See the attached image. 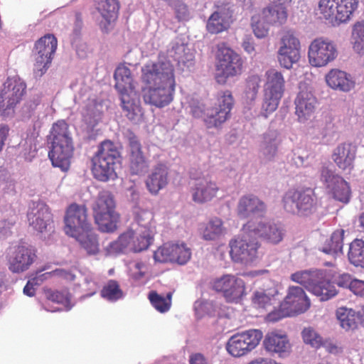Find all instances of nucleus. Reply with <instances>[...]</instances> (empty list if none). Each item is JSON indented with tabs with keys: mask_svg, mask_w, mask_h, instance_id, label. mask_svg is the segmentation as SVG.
<instances>
[{
	"mask_svg": "<svg viewBox=\"0 0 364 364\" xmlns=\"http://www.w3.org/2000/svg\"><path fill=\"white\" fill-rule=\"evenodd\" d=\"M145 102L158 107L168 105L173 99L176 80L170 60L159 56L156 62H148L141 68Z\"/></svg>",
	"mask_w": 364,
	"mask_h": 364,
	"instance_id": "obj_1",
	"label": "nucleus"
},
{
	"mask_svg": "<svg viewBox=\"0 0 364 364\" xmlns=\"http://www.w3.org/2000/svg\"><path fill=\"white\" fill-rule=\"evenodd\" d=\"M65 232L75 238L90 255L99 251L97 235L92 231L87 220V208L85 205L71 204L65 215Z\"/></svg>",
	"mask_w": 364,
	"mask_h": 364,
	"instance_id": "obj_2",
	"label": "nucleus"
},
{
	"mask_svg": "<svg viewBox=\"0 0 364 364\" xmlns=\"http://www.w3.org/2000/svg\"><path fill=\"white\" fill-rule=\"evenodd\" d=\"M51 148L48 153L53 166L68 170L73 152V144L68 124L64 120L53 124L50 134Z\"/></svg>",
	"mask_w": 364,
	"mask_h": 364,
	"instance_id": "obj_3",
	"label": "nucleus"
},
{
	"mask_svg": "<svg viewBox=\"0 0 364 364\" xmlns=\"http://www.w3.org/2000/svg\"><path fill=\"white\" fill-rule=\"evenodd\" d=\"M115 87L120 95L122 107L127 118L134 123L139 122L142 116L141 107L136 100L135 83L131 71L126 65H122L114 72Z\"/></svg>",
	"mask_w": 364,
	"mask_h": 364,
	"instance_id": "obj_4",
	"label": "nucleus"
},
{
	"mask_svg": "<svg viewBox=\"0 0 364 364\" xmlns=\"http://www.w3.org/2000/svg\"><path fill=\"white\" fill-rule=\"evenodd\" d=\"M92 162V171L96 179L103 182L114 180L117 178L116 166L120 162L119 151L113 142L105 141L101 143Z\"/></svg>",
	"mask_w": 364,
	"mask_h": 364,
	"instance_id": "obj_5",
	"label": "nucleus"
},
{
	"mask_svg": "<svg viewBox=\"0 0 364 364\" xmlns=\"http://www.w3.org/2000/svg\"><path fill=\"white\" fill-rule=\"evenodd\" d=\"M291 279L304 286L321 301H327L337 294L335 286L330 282L324 270L299 271L292 274Z\"/></svg>",
	"mask_w": 364,
	"mask_h": 364,
	"instance_id": "obj_6",
	"label": "nucleus"
},
{
	"mask_svg": "<svg viewBox=\"0 0 364 364\" xmlns=\"http://www.w3.org/2000/svg\"><path fill=\"white\" fill-rule=\"evenodd\" d=\"M264 94L259 114L267 118L278 107L285 90V80L282 72L270 68L264 74Z\"/></svg>",
	"mask_w": 364,
	"mask_h": 364,
	"instance_id": "obj_7",
	"label": "nucleus"
},
{
	"mask_svg": "<svg viewBox=\"0 0 364 364\" xmlns=\"http://www.w3.org/2000/svg\"><path fill=\"white\" fill-rule=\"evenodd\" d=\"M152 240L150 233L140 231L137 225H131L117 240L110 242L106 247V251L109 255L128 252H139L146 250Z\"/></svg>",
	"mask_w": 364,
	"mask_h": 364,
	"instance_id": "obj_8",
	"label": "nucleus"
},
{
	"mask_svg": "<svg viewBox=\"0 0 364 364\" xmlns=\"http://www.w3.org/2000/svg\"><path fill=\"white\" fill-rule=\"evenodd\" d=\"M115 203L112 194L103 191L92 205L94 218L99 230L105 232H111L117 229L119 215L116 213Z\"/></svg>",
	"mask_w": 364,
	"mask_h": 364,
	"instance_id": "obj_9",
	"label": "nucleus"
},
{
	"mask_svg": "<svg viewBox=\"0 0 364 364\" xmlns=\"http://www.w3.org/2000/svg\"><path fill=\"white\" fill-rule=\"evenodd\" d=\"M310 305V300L304 289L300 287L291 286L289 287L279 309L269 313L267 318L269 321H277L284 317L302 314L309 309Z\"/></svg>",
	"mask_w": 364,
	"mask_h": 364,
	"instance_id": "obj_10",
	"label": "nucleus"
},
{
	"mask_svg": "<svg viewBox=\"0 0 364 364\" xmlns=\"http://www.w3.org/2000/svg\"><path fill=\"white\" fill-rule=\"evenodd\" d=\"M26 84L18 76L9 77L0 92V115L4 117L13 116L16 105L22 100Z\"/></svg>",
	"mask_w": 364,
	"mask_h": 364,
	"instance_id": "obj_11",
	"label": "nucleus"
},
{
	"mask_svg": "<svg viewBox=\"0 0 364 364\" xmlns=\"http://www.w3.org/2000/svg\"><path fill=\"white\" fill-rule=\"evenodd\" d=\"M282 203L286 211L299 215H311L317 208L316 198L311 190L290 189L284 195Z\"/></svg>",
	"mask_w": 364,
	"mask_h": 364,
	"instance_id": "obj_12",
	"label": "nucleus"
},
{
	"mask_svg": "<svg viewBox=\"0 0 364 364\" xmlns=\"http://www.w3.org/2000/svg\"><path fill=\"white\" fill-rule=\"evenodd\" d=\"M229 242L232 259L238 263L249 264L258 257L259 244L252 233L245 232Z\"/></svg>",
	"mask_w": 364,
	"mask_h": 364,
	"instance_id": "obj_13",
	"label": "nucleus"
},
{
	"mask_svg": "<svg viewBox=\"0 0 364 364\" xmlns=\"http://www.w3.org/2000/svg\"><path fill=\"white\" fill-rule=\"evenodd\" d=\"M263 337L260 330L250 329L232 335L226 343V350L235 358L247 355L254 350Z\"/></svg>",
	"mask_w": 364,
	"mask_h": 364,
	"instance_id": "obj_14",
	"label": "nucleus"
},
{
	"mask_svg": "<svg viewBox=\"0 0 364 364\" xmlns=\"http://www.w3.org/2000/svg\"><path fill=\"white\" fill-rule=\"evenodd\" d=\"M57 48V40L52 34L41 38L33 50L34 59L33 73L36 77H41L48 70Z\"/></svg>",
	"mask_w": 364,
	"mask_h": 364,
	"instance_id": "obj_15",
	"label": "nucleus"
},
{
	"mask_svg": "<svg viewBox=\"0 0 364 364\" xmlns=\"http://www.w3.org/2000/svg\"><path fill=\"white\" fill-rule=\"evenodd\" d=\"M215 57L218 78L221 77L226 79L242 73V58L225 43L218 45Z\"/></svg>",
	"mask_w": 364,
	"mask_h": 364,
	"instance_id": "obj_16",
	"label": "nucleus"
},
{
	"mask_svg": "<svg viewBox=\"0 0 364 364\" xmlns=\"http://www.w3.org/2000/svg\"><path fill=\"white\" fill-rule=\"evenodd\" d=\"M337 56L338 50L336 43L327 38H317L309 45L308 58L312 66H326L333 61Z\"/></svg>",
	"mask_w": 364,
	"mask_h": 364,
	"instance_id": "obj_17",
	"label": "nucleus"
},
{
	"mask_svg": "<svg viewBox=\"0 0 364 364\" xmlns=\"http://www.w3.org/2000/svg\"><path fill=\"white\" fill-rule=\"evenodd\" d=\"M358 0H320L319 10L326 19L345 23L358 7Z\"/></svg>",
	"mask_w": 364,
	"mask_h": 364,
	"instance_id": "obj_18",
	"label": "nucleus"
},
{
	"mask_svg": "<svg viewBox=\"0 0 364 364\" xmlns=\"http://www.w3.org/2000/svg\"><path fill=\"white\" fill-rule=\"evenodd\" d=\"M9 269L13 273H22L27 271L37 259L34 247L20 244L11 247L7 252Z\"/></svg>",
	"mask_w": 364,
	"mask_h": 364,
	"instance_id": "obj_19",
	"label": "nucleus"
},
{
	"mask_svg": "<svg viewBox=\"0 0 364 364\" xmlns=\"http://www.w3.org/2000/svg\"><path fill=\"white\" fill-rule=\"evenodd\" d=\"M214 290L221 292L228 302L238 303L246 294L242 279L234 274H224L212 282Z\"/></svg>",
	"mask_w": 364,
	"mask_h": 364,
	"instance_id": "obj_20",
	"label": "nucleus"
},
{
	"mask_svg": "<svg viewBox=\"0 0 364 364\" xmlns=\"http://www.w3.org/2000/svg\"><path fill=\"white\" fill-rule=\"evenodd\" d=\"M242 230L272 244L281 242L284 235V230L280 225L262 218L258 221L250 220L243 225Z\"/></svg>",
	"mask_w": 364,
	"mask_h": 364,
	"instance_id": "obj_21",
	"label": "nucleus"
},
{
	"mask_svg": "<svg viewBox=\"0 0 364 364\" xmlns=\"http://www.w3.org/2000/svg\"><path fill=\"white\" fill-rule=\"evenodd\" d=\"M28 225L44 237L53 232L52 215L48 207L41 202H32L27 213Z\"/></svg>",
	"mask_w": 364,
	"mask_h": 364,
	"instance_id": "obj_22",
	"label": "nucleus"
},
{
	"mask_svg": "<svg viewBox=\"0 0 364 364\" xmlns=\"http://www.w3.org/2000/svg\"><path fill=\"white\" fill-rule=\"evenodd\" d=\"M301 45L298 38L290 31L282 38L281 46L278 50V60L281 66L290 69L300 59Z\"/></svg>",
	"mask_w": 364,
	"mask_h": 364,
	"instance_id": "obj_23",
	"label": "nucleus"
},
{
	"mask_svg": "<svg viewBox=\"0 0 364 364\" xmlns=\"http://www.w3.org/2000/svg\"><path fill=\"white\" fill-rule=\"evenodd\" d=\"M321 181L336 200L343 203L349 201L350 187L341 177L335 175L328 168L323 167L321 171Z\"/></svg>",
	"mask_w": 364,
	"mask_h": 364,
	"instance_id": "obj_24",
	"label": "nucleus"
},
{
	"mask_svg": "<svg viewBox=\"0 0 364 364\" xmlns=\"http://www.w3.org/2000/svg\"><path fill=\"white\" fill-rule=\"evenodd\" d=\"M299 92L294 100L295 114L300 123H306L313 116L317 100L311 91L305 86L299 87Z\"/></svg>",
	"mask_w": 364,
	"mask_h": 364,
	"instance_id": "obj_25",
	"label": "nucleus"
},
{
	"mask_svg": "<svg viewBox=\"0 0 364 364\" xmlns=\"http://www.w3.org/2000/svg\"><path fill=\"white\" fill-rule=\"evenodd\" d=\"M266 206L256 196L249 194L241 197L237 205V213L240 218L258 221L262 218Z\"/></svg>",
	"mask_w": 364,
	"mask_h": 364,
	"instance_id": "obj_26",
	"label": "nucleus"
},
{
	"mask_svg": "<svg viewBox=\"0 0 364 364\" xmlns=\"http://www.w3.org/2000/svg\"><path fill=\"white\" fill-rule=\"evenodd\" d=\"M126 137L129 144L131 173L142 174L147 171L149 164L142 154L141 144L136 136L129 131L126 133Z\"/></svg>",
	"mask_w": 364,
	"mask_h": 364,
	"instance_id": "obj_27",
	"label": "nucleus"
},
{
	"mask_svg": "<svg viewBox=\"0 0 364 364\" xmlns=\"http://www.w3.org/2000/svg\"><path fill=\"white\" fill-rule=\"evenodd\" d=\"M232 11L228 5L218 6L207 21V31L212 34L227 31L232 22Z\"/></svg>",
	"mask_w": 364,
	"mask_h": 364,
	"instance_id": "obj_28",
	"label": "nucleus"
},
{
	"mask_svg": "<svg viewBox=\"0 0 364 364\" xmlns=\"http://www.w3.org/2000/svg\"><path fill=\"white\" fill-rule=\"evenodd\" d=\"M219 188L208 176L196 179L191 188L193 200L199 203L211 200L216 196Z\"/></svg>",
	"mask_w": 364,
	"mask_h": 364,
	"instance_id": "obj_29",
	"label": "nucleus"
},
{
	"mask_svg": "<svg viewBox=\"0 0 364 364\" xmlns=\"http://www.w3.org/2000/svg\"><path fill=\"white\" fill-rule=\"evenodd\" d=\"M356 155V146L351 143H342L333 150L332 159L337 166L347 173H350L353 168Z\"/></svg>",
	"mask_w": 364,
	"mask_h": 364,
	"instance_id": "obj_30",
	"label": "nucleus"
},
{
	"mask_svg": "<svg viewBox=\"0 0 364 364\" xmlns=\"http://www.w3.org/2000/svg\"><path fill=\"white\" fill-rule=\"evenodd\" d=\"M264 349L270 353L280 356L288 353L291 349L289 341L285 333L274 331L266 334L263 341Z\"/></svg>",
	"mask_w": 364,
	"mask_h": 364,
	"instance_id": "obj_31",
	"label": "nucleus"
},
{
	"mask_svg": "<svg viewBox=\"0 0 364 364\" xmlns=\"http://www.w3.org/2000/svg\"><path fill=\"white\" fill-rule=\"evenodd\" d=\"M75 100L82 101L85 104L81 110L83 121L90 127L93 128L100 120L103 112L101 102L96 101L95 98H80L75 97Z\"/></svg>",
	"mask_w": 364,
	"mask_h": 364,
	"instance_id": "obj_32",
	"label": "nucleus"
},
{
	"mask_svg": "<svg viewBox=\"0 0 364 364\" xmlns=\"http://www.w3.org/2000/svg\"><path fill=\"white\" fill-rule=\"evenodd\" d=\"M168 183V171L166 165L159 164L154 166L146 180V186L151 194H157Z\"/></svg>",
	"mask_w": 364,
	"mask_h": 364,
	"instance_id": "obj_33",
	"label": "nucleus"
},
{
	"mask_svg": "<svg viewBox=\"0 0 364 364\" xmlns=\"http://www.w3.org/2000/svg\"><path fill=\"white\" fill-rule=\"evenodd\" d=\"M326 84L333 90L349 92L355 82L352 76L346 71L339 69H331L325 77Z\"/></svg>",
	"mask_w": 364,
	"mask_h": 364,
	"instance_id": "obj_34",
	"label": "nucleus"
},
{
	"mask_svg": "<svg viewBox=\"0 0 364 364\" xmlns=\"http://www.w3.org/2000/svg\"><path fill=\"white\" fill-rule=\"evenodd\" d=\"M168 56L177 61L178 65L189 68L193 65L194 54L187 45L176 39L171 42L168 49Z\"/></svg>",
	"mask_w": 364,
	"mask_h": 364,
	"instance_id": "obj_35",
	"label": "nucleus"
},
{
	"mask_svg": "<svg viewBox=\"0 0 364 364\" xmlns=\"http://www.w3.org/2000/svg\"><path fill=\"white\" fill-rule=\"evenodd\" d=\"M281 143L279 134L276 130H268L263 134L259 144V153L267 161H272L277 156Z\"/></svg>",
	"mask_w": 364,
	"mask_h": 364,
	"instance_id": "obj_36",
	"label": "nucleus"
},
{
	"mask_svg": "<svg viewBox=\"0 0 364 364\" xmlns=\"http://www.w3.org/2000/svg\"><path fill=\"white\" fill-rule=\"evenodd\" d=\"M97 9L103 20L100 23L101 29L107 32L109 26L117 17L119 4L117 0H100Z\"/></svg>",
	"mask_w": 364,
	"mask_h": 364,
	"instance_id": "obj_37",
	"label": "nucleus"
},
{
	"mask_svg": "<svg viewBox=\"0 0 364 364\" xmlns=\"http://www.w3.org/2000/svg\"><path fill=\"white\" fill-rule=\"evenodd\" d=\"M45 295L48 301L58 305V306L50 309L45 307V309L48 311L55 312L59 311H69L73 306L70 301V294L65 289L62 291L46 289L45 290Z\"/></svg>",
	"mask_w": 364,
	"mask_h": 364,
	"instance_id": "obj_38",
	"label": "nucleus"
},
{
	"mask_svg": "<svg viewBox=\"0 0 364 364\" xmlns=\"http://www.w3.org/2000/svg\"><path fill=\"white\" fill-rule=\"evenodd\" d=\"M343 234V230L333 232L331 237L322 245L321 250L333 258L342 255Z\"/></svg>",
	"mask_w": 364,
	"mask_h": 364,
	"instance_id": "obj_39",
	"label": "nucleus"
},
{
	"mask_svg": "<svg viewBox=\"0 0 364 364\" xmlns=\"http://www.w3.org/2000/svg\"><path fill=\"white\" fill-rule=\"evenodd\" d=\"M230 115L227 114L224 109L215 108V107L207 108L204 113L203 122L208 129H219L224 124Z\"/></svg>",
	"mask_w": 364,
	"mask_h": 364,
	"instance_id": "obj_40",
	"label": "nucleus"
},
{
	"mask_svg": "<svg viewBox=\"0 0 364 364\" xmlns=\"http://www.w3.org/2000/svg\"><path fill=\"white\" fill-rule=\"evenodd\" d=\"M226 229L218 218H211L201 229L202 237L205 240H215L223 236Z\"/></svg>",
	"mask_w": 364,
	"mask_h": 364,
	"instance_id": "obj_41",
	"label": "nucleus"
},
{
	"mask_svg": "<svg viewBox=\"0 0 364 364\" xmlns=\"http://www.w3.org/2000/svg\"><path fill=\"white\" fill-rule=\"evenodd\" d=\"M336 316L341 326L346 331L356 327L358 321H360V310L355 311L347 307H340L336 311Z\"/></svg>",
	"mask_w": 364,
	"mask_h": 364,
	"instance_id": "obj_42",
	"label": "nucleus"
},
{
	"mask_svg": "<svg viewBox=\"0 0 364 364\" xmlns=\"http://www.w3.org/2000/svg\"><path fill=\"white\" fill-rule=\"evenodd\" d=\"M261 77L257 74L248 76L242 94V100L247 105H252L257 97L260 87Z\"/></svg>",
	"mask_w": 364,
	"mask_h": 364,
	"instance_id": "obj_43",
	"label": "nucleus"
},
{
	"mask_svg": "<svg viewBox=\"0 0 364 364\" xmlns=\"http://www.w3.org/2000/svg\"><path fill=\"white\" fill-rule=\"evenodd\" d=\"M131 225H137L140 231L150 233V236L154 237L156 227L153 221V214L151 211L139 210L136 213L135 222Z\"/></svg>",
	"mask_w": 364,
	"mask_h": 364,
	"instance_id": "obj_44",
	"label": "nucleus"
},
{
	"mask_svg": "<svg viewBox=\"0 0 364 364\" xmlns=\"http://www.w3.org/2000/svg\"><path fill=\"white\" fill-rule=\"evenodd\" d=\"M262 18L268 24L282 25L287 21V12L281 6H269L263 9Z\"/></svg>",
	"mask_w": 364,
	"mask_h": 364,
	"instance_id": "obj_45",
	"label": "nucleus"
},
{
	"mask_svg": "<svg viewBox=\"0 0 364 364\" xmlns=\"http://www.w3.org/2000/svg\"><path fill=\"white\" fill-rule=\"evenodd\" d=\"M38 136V133L35 130H33L27 134L26 137L22 139L19 144L21 154L27 161H32L36 155Z\"/></svg>",
	"mask_w": 364,
	"mask_h": 364,
	"instance_id": "obj_46",
	"label": "nucleus"
},
{
	"mask_svg": "<svg viewBox=\"0 0 364 364\" xmlns=\"http://www.w3.org/2000/svg\"><path fill=\"white\" fill-rule=\"evenodd\" d=\"M277 294L275 289L256 291L253 294L252 302L257 308L268 309L276 303Z\"/></svg>",
	"mask_w": 364,
	"mask_h": 364,
	"instance_id": "obj_47",
	"label": "nucleus"
},
{
	"mask_svg": "<svg viewBox=\"0 0 364 364\" xmlns=\"http://www.w3.org/2000/svg\"><path fill=\"white\" fill-rule=\"evenodd\" d=\"M348 259L353 265L364 268V240L357 239L350 243Z\"/></svg>",
	"mask_w": 364,
	"mask_h": 364,
	"instance_id": "obj_48",
	"label": "nucleus"
},
{
	"mask_svg": "<svg viewBox=\"0 0 364 364\" xmlns=\"http://www.w3.org/2000/svg\"><path fill=\"white\" fill-rule=\"evenodd\" d=\"M101 296L109 302H115L124 296L118 282L115 280H109L102 288L100 292Z\"/></svg>",
	"mask_w": 364,
	"mask_h": 364,
	"instance_id": "obj_49",
	"label": "nucleus"
},
{
	"mask_svg": "<svg viewBox=\"0 0 364 364\" xmlns=\"http://www.w3.org/2000/svg\"><path fill=\"white\" fill-rule=\"evenodd\" d=\"M171 262L183 265L191 257V249L183 242L172 243Z\"/></svg>",
	"mask_w": 364,
	"mask_h": 364,
	"instance_id": "obj_50",
	"label": "nucleus"
},
{
	"mask_svg": "<svg viewBox=\"0 0 364 364\" xmlns=\"http://www.w3.org/2000/svg\"><path fill=\"white\" fill-rule=\"evenodd\" d=\"M149 272V264L143 261H134L129 265V275L135 282H142L148 277Z\"/></svg>",
	"mask_w": 364,
	"mask_h": 364,
	"instance_id": "obj_51",
	"label": "nucleus"
},
{
	"mask_svg": "<svg viewBox=\"0 0 364 364\" xmlns=\"http://www.w3.org/2000/svg\"><path fill=\"white\" fill-rule=\"evenodd\" d=\"M171 292L168 293L166 296L157 294L156 291H151L149 295L152 306L159 312L164 313L169 310L171 305Z\"/></svg>",
	"mask_w": 364,
	"mask_h": 364,
	"instance_id": "obj_52",
	"label": "nucleus"
},
{
	"mask_svg": "<svg viewBox=\"0 0 364 364\" xmlns=\"http://www.w3.org/2000/svg\"><path fill=\"white\" fill-rule=\"evenodd\" d=\"M352 44L353 50L358 54L364 53V22H357L352 31Z\"/></svg>",
	"mask_w": 364,
	"mask_h": 364,
	"instance_id": "obj_53",
	"label": "nucleus"
},
{
	"mask_svg": "<svg viewBox=\"0 0 364 364\" xmlns=\"http://www.w3.org/2000/svg\"><path fill=\"white\" fill-rule=\"evenodd\" d=\"M234 105V100L230 91L225 90L218 92L215 107L224 109L227 114L230 115V112Z\"/></svg>",
	"mask_w": 364,
	"mask_h": 364,
	"instance_id": "obj_54",
	"label": "nucleus"
},
{
	"mask_svg": "<svg viewBox=\"0 0 364 364\" xmlns=\"http://www.w3.org/2000/svg\"><path fill=\"white\" fill-rule=\"evenodd\" d=\"M302 338L306 344L311 346L314 348H319L323 344V338L322 336L313 328H305L302 332Z\"/></svg>",
	"mask_w": 364,
	"mask_h": 364,
	"instance_id": "obj_55",
	"label": "nucleus"
},
{
	"mask_svg": "<svg viewBox=\"0 0 364 364\" xmlns=\"http://www.w3.org/2000/svg\"><path fill=\"white\" fill-rule=\"evenodd\" d=\"M75 269H57L54 271L41 273L42 270L36 272V274L41 279V282H43L45 280L50 278L52 275L58 276L62 278H64L69 281H73L76 277L74 271Z\"/></svg>",
	"mask_w": 364,
	"mask_h": 364,
	"instance_id": "obj_56",
	"label": "nucleus"
},
{
	"mask_svg": "<svg viewBox=\"0 0 364 364\" xmlns=\"http://www.w3.org/2000/svg\"><path fill=\"white\" fill-rule=\"evenodd\" d=\"M172 243H166L154 252V258L158 262H171Z\"/></svg>",
	"mask_w": 364,
	"mask_h": 364,
	"instance_id": "obj_57",
	"label": "nucleus"
},
{
	"mask_svg": "<svg viewBox=\"0 0 364 364\" xmlns=\"http://www.w3.org/2000/svg\"><path fill=\"white\" fill-rule=\"evenodd\" d=\"M15 223V216H11L8 220H2L0 221V240L7 237L11 234V228Z\"/></svg>",
	"mask_w": 364,
	"mask_h": 364,
	"instance_id": "obj_58",
	"label": "nucleus"
},
{
	"mask_svg": "<svg viewBox=\"0 0 364 364\" xmlns=\"http://www.w3.org/2000/svg\"><path fill=\"white\" fill-rule=\"evenodd\" d=\"M84 282L87 287V289L90 291V292L86 295V297L94 295L98 288V284L96 281L95 276L92 272H88L85 275ZM83 297H85V296Z\"/></svg>",
	"mask_w": 364,
	"mask_h": 364,
	"instance_id": "obj_59",
	"label": "nucleus"
},
{
	"mask_svg": "<svg viewBox=\"0 0 364 364\" xmlns=\"http://www.w3.org/2000/svg\"><path fill=\"white\" fill-rule=\"evenodd\" d=\"M309 156L306 151L301 149H298L294 153L293 161L297 167L307 166L309 164Z\"/></svg>",
	"mask_w": 364,
	"mask_h": 364,
	"instance_id": "obj_60",
	"label": "nucleus"
},
{
	"mask_svg": "<svg viewBox=\"0 0 364 364\" xmlns=\"http://www.w3.org/2000/svg\"><path fill=\"white\" fill-rule=\"evenodd\" d=\"M206 112L203 103L193 102L190 105V112L196 118H202L203 119L204 113Z\"/></svg>",
	"mask_w": 364,
	"mask_h": 364,
	"instance_id": "obj_61",
	"label": "nucleus"
},
{
	"mask_svg": "<svg viewBox=\"0 0 364 364\" xmlns=\"http://www.w3.org/2000/svg\"><path fill=\"white\" fill-rule=\"evenodd\" d=\"M353 280L350 274H342L334 279V282L340 287L348 288L351 290Z\"/></svg>",
	"mask_w": 364,
	"mask_h": 364,
	"instance_id": "obj_62",
	"label": "nucleus"
},
{
	"mask_svg": "<svg viewBox=\"0 0 364 364\" xmlns=\"http://www.w3.org/2000/svg\"><path fill=\"white\" fill-rule=\"evenodd\" d=\"M176 14L179 21H187L191 17L188 6L183 3H180L177 5L176 8Z\"/></svg>",
	"mask_w": 364,
	"mask_h": 364,
	"instance_id": "obj_63",
	"label": "nucleus"
},
{
	"mask_svg": "<svg viewBox=\"0 0 364 364\" xmlns=\"http://www.w3.org/2000/svg\"><path fill=\"white\" fill-rule=\"evenodd\" d=\"M326 351L332 354H339L343 352V349L341 346L338 345L336 343L333 342L331 340H324L323 341L322 346Z\"/></svg>",
	"mask_w": 364,
	"mask_h": 364,
	"instance_id": "obj_64",
	"label": "nucleus"
}]
</instances>
